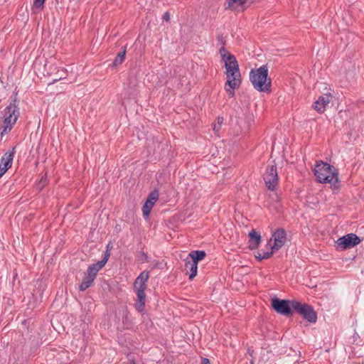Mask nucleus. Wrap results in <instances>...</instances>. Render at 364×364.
I'll return each mask as SVG.
<instances>
[{"instance_id":"f257e3e1","label":"nucleus","mask_w":364,"mask_h":364,"mask_svg":"<svg viewBox=\"0 0 364 364\" xmlns=\"http://www.w3.org/2000/svg\"><path fill=\"white\" fill-rule=\"evenodd\" d=\"M220 54L225 63L226 69L227 82L225 85V90L229 97H232L235 93L234 90L239 87L241 83L239 65L236 58L229 53L225 47H222L220 49Z\"/></svg>"},{"instance_id":"f03ea898","label":"nucleus","mask_w":364,"mask_h":364,"mask_svg":"<svg viewBox=\"0 0 364 364\" xmlns=\"http://www.w3.org/2000/svg\"><path fill=\"white\" fill-rule=\"evenodd\" d=\"M314 173L319 183H328L333 188L337 187L338 183V173L337 170L326 162H318L314 168Z\"/></svg>"},{"instance_id":"7ed1b4c3","label":"nucleus","mask_w":364,"mask_h":364,"mask_svg":"<svg viewBox=\"0 0 364 364\" xmlns=\"http://www.w3.org/2000/svg\"><path fill=\"white\" fill-rule=\"evenodd\" d=\"M149 278L148 271H143L136 277L134 283V291L137 296V300L135 303V308L139 312H142L145 306L146 294L144 293L146 289V282Z\"/></svg>"},{"instance_id":"20e7f679","label":"nucleus","mask_w":364,"mask_h":364,"mask_svg":"<svg viewBox=\"0 0 364 364\" xmlns=\"http://www.w3.org/2000/svg\"><path fill=\"white\" fill-rule=\"evenodd\" d=\"M268 69L262 65L259 68L252 70L250 73V80L254 87L259 92H267L270 90L271 80H267Z\"/></svg>"},{"instance_id":"39448f33","label":"nucleus","mask_w":364,"mask_h":364,"mask_svg":"<svg viewBox=\"0 0 364 364\" xmlns=\"http://www.w3.org/2000/svg\"><path fill=\"white\" fill-rule=\"evenodd\" d=\"M3 115L4 120L1 125L3 129L1 132V135L8 133L11 129L13 124L16 123L18 117L19 111L17 108L16 100H13V102L10 103V105L4 109Z\"/></svg>"},{"instance_id":"423d86ee","label":"nucleus","mask_w":364,"mask_h":364,"mask_svg":"<svg viewBox=\"0 0 364 364\" xmlns=\"http://www.w3.org/2000/svg\"><path fill=\"white\" fill-rule=\"evenodd\" d=\"M105 266L104 262H97L88 267L87 272L79 286L80 291H85L89 288L93 283L97 272Z\"/></svg>"},{"instance_id":"0eeeda50","label":"nucleus","mask_w":364,"mask_h":364,"mask_svg":"<svg viewBox=\"0 0 364 364\" xmlns=\"http://www.w3.org/2000/svg\"><path fill=\"white\" fill-rule=\"evenodd\" d=\"M292 309L311 323H316L317 316L313 308L304 303L293 300Z\"/></svg>"},{"instance_id":"6e6552de","label":"nucleus","mask_w":364,"mask_h":364,"mask_svg":"<svg viewBox=\"0 0 364 364\" xmlns=\"http://www.w3.org/2000/svg\"><path fill=\"white\" fill-rule=\"evenodd\" d=\"M286 240L287 234L285 230L282 228L276 230L267 245L268 250H272V251L279 250L284 245Z\"/></svg>"},{"instance_id":"1a4fd4ad","label":"nucleus","mask_w":364,"mask_h":364,"mask_svg":"<svg viewBox=\"0 0 364 364\" xmlns=\"http://www.w3.org/2000/svg\"><path fill=\"white\" fill-rule=\"evenodd\" d=\"M293 301L282 300L277 298L272 300V306L279 314L284 316H289L291 313Z\"/></svg>"},{"instance_id":"9d476101","label":"nucleus","mask_w":364,"mask_h":364,"mask_svg":"<svg viewBox=\"0 0 364 364\" xmlns=\"http://www.w3.org/2000/svg\"><path fill=\"white\" fill-rule=\"evenodd\" d=\"M360 242V240L356 235L350 233L338 238L336 241V244L338 247L341 250H346L353 247L359 244Z\"/></svg>"},{"instance_id":"9b49d317","label":"nucleus","mask_w":364,"mask_h":364,"mask_svg":"<svg viewBox=\"0 0 364 364\" xmlns=\"http://www.w3.org/2000/svg\"><path fill=\"white\" fill-rule=\"evenodd\" d=\"M264 180L269 189L273 190L277 184L278 177L277 168L274 165L267 167L264 175Z\"/></svg>"},{"instance_id":"f8f14e48","label":"nucleus","mask_w":364,"mask_h":364,"mask_svg":"<svg viewBox=\"0 0 364 364\" xmlns=\"http://www.w3.org/2000/svg\"><path fill=\"white\" fill-rule=\"evenodd\" d=\"M159 192L157 190H154L149 193L148 198L142 208L143 215L146 218L149 216L150 212L159 199Z\"/></svg>"},{"instance_id":"ddd939ff","label":"nucleus","mask_w":364,"mask_h":364,"mask_svg":"<svg viewBox=\"0 0 364 364\" xmlns=\"http://www.w3.org/2000/svg\"><path fill=\"white\" fill-rule=\"evenodd\" d=\"M15 149L16 147H14L11 151L6 152L1 157L0 163V178H1L4 174L11 167Z\"/></svg>"},{"instance_id":"4468645a","label":"nucleus","mask_w":364,"mask_h":364,"mask_svg":"<svg viewBox=\"0 0 364 364\" xmlns=\"http://www.w3.org/2000/svg\"><path fill=\"white\" fill-rule=\"evenodd\" d=\"M333 95L331 93L323 94L320 96L318 99L314 102V109L320 112L323 113L326 110V107L330 103L333 99Z\"/></svg>"},{"instance_id":"2eb2a0df","label":"nucleus","mask_w":364,"mask_h":364,"mask_svg":"<svg viewBox=\"0 0 364 364\" xmlns=\"http://www.w3.org/2000/svg\"><path fill=\"white\" fill-rule=\"evenodd\" d=\"M249 247L251 250H255L258 247L261 242L260 235L255 230H252L250 234Z\"/></svg>"},{"instance_id":"dca6fc26","label":"nucleus","mask_w":364,"mask_h":364,"mask_svg":"<svg viewBox=\"0 0 364 364\" xmlns=\"http://www.w3.org/2000/svg\"><path fill=\"white\" fill-rule=\"evenodd\" d=\"M206 254L203 250L192 251L189 253L188 261L195 262V264L198 265L199 261L203 259Z\"/></svg>"},{"instance_id":"f3484780","label":"nucleus","mask_w":364,"mask_h":364,"mask_svg":"<svg viewBox=\"0 0 364 364\" xmlns=\"http://www.w3.org/2000/svg\"><path fill=\"white\" fill-rule=\"evenodd\" d=\"M248 0H227L228 8L233 11L244 10V6Z\"/></svg>"},{"instance_id":"a211bd4d","label":"nucleus","mask_w":364,"mask_h":364,"mask_svg":"<svg viewBox=\"0 0 364 364\" xmlns=\"http://www.w3.org/2000/svg\"><path fill=\"white\" fill-rule=\"evenodd\" d=\"M185 268L189 274V279H193L197 274L198 265L195 264V262L188 261V258L186 259Z\"/></svg>"},{"instance_id":"6ab92c4d","label":"nucleus","mask_w":364,"mask_h":364,"mask_svg":"<svg viewBox=\"0 0 364 364\" xmlns=\"http://www.w3.org/2000/svg\"><path fill=\"white\" fill-rule=\"evenodd\" d=\"M274 252V251H272V250H270V251H269V250H267V251L262 250L260 252H258L257 253V255H255V257L259 261H261V260L265 259H268V258H269L272 255Z\"/></svg>"},{"instance_id":"aec40b11","label":"nucleus","mask_w":364,"mask_h":364,"mask_svg":"<svg viewBox=\"0 0 364 364\" xmlns=\"http://www.w3.org/2000/svg\"><path fill=\"white\" fill-rule=\"evenodd\" d=\"M125 50L118 53L114 60L113 61V66H118L122 63L125 58Z\"/></svg>"},{"instance_id":"412c9836","label":"nucleus","mask_w":364,"mask_h":364,"mask_svg":"<svg viewBox=\"0 0 364 364\" xmlns=\"http://www.w3.org/2000/svg\"><path fill=\"white\" fill-rule=\"evenodd\" d=\"M223 122V118L218 117L217 124H213V130L215 131V132H219V130L220 129L221 124H222Z\"/></svg>"},{"instance_id":"4be33fe9","label":"nucleus","mask_w":364,"mask_h":364,"mask_svg":"<svg viewBox=\"0 0 364 364\" xmlns=\"http://www.w3.org/2000/svg\"><path fill=\"white\" fill-rule=\"evenodd\" d=\"M46 0H35L33 4V9H42Z\"/></svg>"},{"instance_id":"5701e85b","label":"nucleus","mask_w":364,"mask_h":364,"mask_svg":"<svg viewBox=\"0 0 364 364\" xmlns=\"http://www.w3.org/2000/svg\"><path fill=\"white\" fill-rule=\"evenodd\" d=\"M46 182H47L46 176H42L41 181H39L38 187L40 188H43L45 186V185L46 184Z\"/></svg>"},{"instance_id":"b1692460","label":"nucleus","mask_w":364,"mask_h":364,"mask_svg":"<svg viewBox=\"0 0 364 364\" xmlns=\"http://www.w3.org/2000/svg\"><path fill=\"white\" fill-rule=\"evenodd\" d=\"M22 216L20 214V213H17V215L15 216L14 221L18 224V223L21 220Z\"/></svg>"},{"instance_id":"393cba45","label":"nucleus","mask_w":364,"mask_h":364,"mask_svg":"<svg viewBox=\"0 0 364 364\" xmlns=\"http://www.w3.org/2000/svg\"><path fill=\"white\" fill-rule=\"evenodd\" d=\"M109 256V254L107 252H105L104 258L100 262H104L105 264L108 260Z\"/></svg>"},{"instance_id":"a878e982","label":"nucleus","mask_w":364,"mask_h":364,"mask_svg":"<svg viewBox=\"0 0 364 364\" xmlns=\"http://www.w3.org/2000/svg\"><path fill=\"white\" fill-rule=\"evenodd\" d=\"M164 19L166 21H168L170 20V15L168 12H166L164 15Z\"/></svg>"},{"instance_id":"bb28decb","label":"nucleus","mask_w":364,"mask_h":364,"mask_svg":"<svg viewBox=\"0 0 364 364\" xmlns=\"http://www.w3.org/2000/svg\"><path fill=\"white\" fill-rule=\"evenodd\" d=\"M201 364H210V363L209 359H208L206 358H202Z\"/></svg>"},{"instance_id":"cd10ccee","label":"nucleus","mask_w":364,"mask_h":364,"mask_svg":"<svg viewBox=\"0 0 364 364\" xmlns=\"http://www.w3.org/2000/svg\"><path fill=\"white\" fill-rule=\"evenodd\" d=\"M18 245H20V241H19V238L18 237V241H17Z\"/></svg>"},{"instance_id":"c85d7f7f","label":"nucleus","mask_w":364,"mask_h":364,"mask_svg":"<svg viewBox=\"0 0 364 364\" xmlns=\"http://www.w3.org/2000/svg\"><path fill=\"white\" fill-rule=\"evenodd\" d=\"M250 364H254V363L252 361Z\"/></svg>"}]
</instances>
